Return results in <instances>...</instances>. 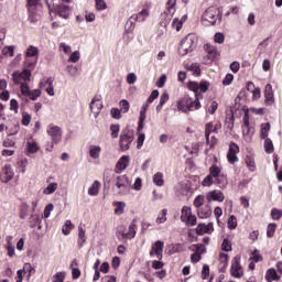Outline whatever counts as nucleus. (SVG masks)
<instances>
[{"label":"nucleus","instance_id":"24","mask_svg":"<svg viewBox=\"0 0 282 282\" xmlns=\"http://www.w3.org/2000/svg\"><path fill=\"white\" fill-rule=\"evenodd\" d=\"M197 235H207L208 232H213V223L209 224H199L196 228Z\"/></svg>","mask_w":282,"mask_h":282},{"label":"nucleus","instance_id":"54","mask_svg":"<svg viewBox=\"0 0 282 282\" xmlns=\"http://www.w3.org/2000/svg\"><path fill=\"white\" fill-rule=\"evenodd\" d=\"M282 217V210L279 209V208H273L271 210V218L274 220V221H279V219H281Z\"/></svg>","mask_w":282,"mask_h":282},{"label":"nucleus","instance_id":"53","mask_svg":"<svg viewBox=\"0 0 282 282\" xmlns=\"http://www.w3.org/2000/svg\"><path fill=\"white\" fill-rule=\"evenodd\" d=\"M26 147L29 153H36L39 151V144L34 141H28Z\"/></svg>","mask_w":282,"mask_h":282},{"label":"nucleus","instance_id":"26","mask_svg":"<svg viewBox=\"0 0 282 282\" xmlns=\"http://www.w3.org/2000/svg\"><path fill=\"white\" fill-rule=\"evenodd\" d=\"M48 85V87L46 88V94H48V96H54V85L52 84V78H47L45 82H41L40 83V87L41 89H43V87H46Z\"/></svg>","mask_w":282,"mask_h":282},{"label":"nucleus","instance_id":"44","mask_svg":"<svg viewBox=\"0 0 282 282\" xmlns=\"http://www.w3.org/2000/svg\"><path fill=\"white\" fill-rule=\"evenodd\" d=\"M246 164H247L249 171H251V173H253V171H257V163L254 162V158L247 156Z\"/></svg>","mask_w":282,"mask_h":282},{"label":"nucleus","instance_id":"28","mask_svg":"<svg viewBox=\"0 0 282 282\" xmlns=\"http://www.w3.org/2000/svg\"><path fill=\"white\" fill-rule=\"evenodd\" d=\"M112 206L115 207V215H123L124 208H127V203L115 202V203H112Z\"/></svg>","mask_w":282,"mask_h":282},{"label":"nucleus","instance_id":"57","mask_svg":"<svg viewBox=\"0 0 282 282\" xmlns=\"http://www.w3.org/2000/svg\"><path fill=\"white\" fill-rule=\"evenodd\" d=\"M65 281V273L57 272L52 276V282H64Z\"/></svg>","mask_w":282,"mask_h":282},{"label":"nucleus","instance_id":"8","mask_svg":"<svg viewBox=\"0 0 282 282\" xmlns=\"http://www.w3.org/2000/svg\"><path fill=\"white\" fill-rule=\"evenodd\" d=\"M176 3H177V0H169L167 1V9L162 14V18L164 20L161 22V25H163V28H166V25H169V23H171V20L173 19V14H175V4Z\"/></svg>","mask_w":282,"mask_h":282},{"label":"nucleus","instance_id":"46","mask_svg":"<svg viewBox=\"0 0 282 282\" xmlns=\"http://www.w3.org/2000/svg\"><path fill=\"white\" fill-rule=\"evenodd\" d=\"M34 56H39V48L35 46H29L26 50V58H34Z\"/></svg>","mask_w":282,"mask_h":282},{"label":"nucleus","instance_id":"40","mask_svg":"<svg viewBox=\"0 0 282 282\" xmlns=\"http://www.w3.org/2000/svg\"><path fill=\"white\" fill-rule=\"evenodd\" d=\"M67 74L72 76V78H76V76H80V72L78 70L77 66L68 65L66 67Z\"/></svg>","mask_w":282,"mask_h":282},{"label":"nucleus","instance_id":"51","mask_svg":"<svg viewBox=\"0 0 282 282\" xmlns=\"http://www.w3.org/2000/svg\"><path fill=\"white\" fill-rule=\"evenodd\" d=\"M206 197H204V195H198L195 197L194 199V206L195 208H202V206H204V202H205Z\"/></svg>","mask_w":282,"mask_h":282},{"label":"nucleus","instance_id":"41","mask_svg":"<svg viewBox=\"0 0 282 282\" xmlns=\"http://www.w3.org/2000/svg\"><path fill=\"white\" fill-rule=\"evenodd\" d=\"M186 69H188V72H192L195 76H199V74L202 72L199 69V64H197V63L187 64Z\"/></svg>","mask_w":282,"mask_h":282},{"label":"nucleus","instance_id":"13","mask_svg":"<svg viewBox=\"0 0 282 282\" xmlns=\"http://www.w3.org/2000/svg\"><path fill=\"white\" fill-rule=\"evenodd\" d=\"M102 109V97L100 95H96L90 102V111L95 116V118H98L100 116V111Z\"/></svg>","mask_w":282,"mask_h":282},{"label":"nucleus","instance_id":"20","mask_svg":"<svg viewBox=\"0 0 282 282\" xmlns=\"http://www.w3.org/2000/svg\"><path fill=\"white\" fill-rule=\"evenodd\" d=\"M197 215L199 219H208L213 215V208L209 205H206L205 207H200L197 210Z\"/></svg>","mask_w":282,"mask_h":282},{"label":"nucleus","instance_id":"11","mask_svg":"<svg viewBox=\"0 0 282 282\" xmlns=\"http://www.w3.org/2000/svg\"><path fill=\"white\" fill-rule=\"evenodd\" d=\"M131 142H133V132L129 131V129L122 130L119 141L121 150L129 151Z\"/></svg>","mask_w":282,"mask_h":282},{"label":"nucleus","instance_id":"21","mask_svg":"<svg viewBox=\"0 0 282 282\" xmlns=\"http://www.w3.org/2000/svg\"><path fill=\"white\" fill-rule=\"evenodd\" d=\"M264 98H265V102H268L269 105H273L274 90L272 89V86L270 84H267L264 88Z\"/></svg>","mask_w":282,"mask_h":282},{"label":"nucleus","instance_id":"34","mask_svg":"<svg viewBox=\"0 0 282 282\" xmlns=\"http://www.w3.org/2000/svg\"><path fill=\"white\" fill-rule=\"evenodd\" d=\"M265 280L268 282L279 281V274H276V270L269 269L265 273Z\"/></svg>","mask_w":282,"mask_h":282},{"label":"nucleus","instance_id":"12","mask_svg":"<svg viewBox=\"0 0 282 282\" xmlns=\"http://www.w3.org/2000/svg\"><path fill=\"white\" fill-rule=\"evenodd\" d=\"M150 257H155L159 261H162V258L164 257V242L162 240H158L152 245Z\"/></svg>","mask_w":282,"mask_h":282},{"label":"nucleus","instance_id":"35","mask_svg":"<svg viewBox=\"0 0 282 282\" xmlns=\"http://www.w3.org/2000/svg\"><path fill=\"white\" fill-rule=\"evenodd\" d=\"M152 180L155 186H164V174H162V172L154 174Z\"/></svg>","mask_w":282,"mask_h":282},{"label":"nucleus","instance_id":"5","mask_svg":"<svg viewBox=\"0 0 282 282\" xmlns=\"http://www.w3.org/2000/svg\"><path fill=\"white\" fill-rule=\"evenodd\" d=\"M32 76V72L30 69H24L23 72H14L12 74V80L15 85H20V89H22L23 85H28L30 83V78Z\"/></svg>","mask_w":282,"mask_h":282},{"label":"nucleus","instance_id":"59","mask_svg":"<svg viewBox=\"0 0 282 282\" xmlns=\"http://www.w3.org/2000/svg\"><path fill=\"white\" fill-rule=\"evenodd\" d=\"M3 56H14V46H6L2 48Z\"/></svg>","mask_w":282,"mask_h":282},{"label":"nucleus","instance_id":"29","mask_svg":"<svg viewBox=\"0 0 282 282\" xmlns=\"http://www.w3.org/2000/svg\"><path fill=\"white\" fill-rule=\"evenodd\" d=\"M148 17H149V10L143 9L138 14L132 15L131 19H133L134 21H140L142 23L143 21H147Z\"/></svg>","mask_w":282,"mask_h":282},{"label":"nucleus","instance_id":"22","mask_svg":"<svg viewBox=\"0 0 282 282\" xmlns=\"http://www.w3.org/2000/svg\"><path fill=\"white\" fill-rule=\"evenodd\" d=\"M205 51L207 52V56L209 61H215V58L219 56V51H217V48L210 44L205 45Z\"/></svg>","mask_w":282,"mask_h":282},{"label":"nucleus","instance_id":"38","mask_svg":"<svg viewBox=\"0 0 282 282\" xmlns=\"http://www.w3.org/2000/svg\"><path fill=\"white\" fill-rule=\"evenodd\" d=\"M169 102V93H163L160 97V102L156 106V111H162V107Z\"/></svg>","mask_w":282,"mask_h":282},{"label":"nucleus","instance_id":"27","mask_svg":"<svg viewBox=\"0 0 282 282\" xmlns=\"http://www.w3.org/2000/svg\"><path fill=\"white\" fill-rule=\"evenodd\" d=\"M242 133L246 142H252V135H254V128L242 127Z\"/></svg>","mask_w":282,"mask_h":282},{"label":"nucleus","instance_id":"16","mask_svg":"<svg viewBox=\"0 0 282 282\" xmlns=\"http://www.w3.org/2000/svg\"><path fill=\"white\" fill-rule=\"evenodd\" d=\"M237 153H239V145L231 142L229 144V150L227 153V160L230 164H235V162H237V160H238Z\"/></svg>","mask_w":282,"mask_h":282},{"label":"nucleus","instance_id":"43","mask_svg":"<svg viewBox=\"0 0 282 282\" xmlns=\"http://www.w3.org/2000/svg\"><path fill=\"white\" fill-rule=\"evenodd\" d=\"M144 120H147V110H142L141 108L138 131H142V129H144Z\"/></svg>","mask_w":282,"mask_h":282},{"label":"nucleus","instance_id":"17","mask_svg":"<svg viewBox=\"0 0 282 282\" xmlns=\"http://www.w3.org/2000/svg\"><path fill=\"white\" fill-rule=\"evenodd\" d=\"M2 178L1 182L3 184H8V182H10L13 177H14V170L12 169V165L10 164H6L2 167Z\"/></svg>","mask_w":282,"mask_h":282},{"label":"nucleus","instance_id":"39","mask_svg":"<svg viewBox=\"0 0 282 282\" xmlns=\"http://www.w3.org/2000/svg\"><path fill=\"white\" fill-rule=\"evenodd\" d=\"M39 19H41V14L36 9L29 10V20L31 21V23H36Z\"/></svg>","mask_w":282,"mask_h":282},{"label":"nucleus","instance_id":"3","mask_svg":"<svg viewBox=\"0 0 282 282\" xmlns=\"http://www.w3.org/2000/svg\"><path fill=\"white\" fill-rule=\"evenodd\" d=\"M195 45H197V37L195 34H187L178 46L180 56H186V54H191L193 50H195Z\"/></svg>","mask_w":282,"mask_h":282},{"label":"nucleus","instance_id":"4","mask_svg":"<svg viewBox=\"0 0 282 282\" xmlns=\"http://www.w3.org/2000/svg\"><path fill=\"white\" fill-rule=\"evenodd\" d=\"M217 14H219L217 8L209 7L203 14L202 24L205 26L215 25L217 23Z\"/></svg>","mask_w":282,"mask_h":282},{"label":"nucleus","instance_id":"33","mask_svg":"<svg viewBox=\"0 0 282 282\" xmlns=\"http://www.w3.org/2000/svg\"><path fill=\"white\" fill-rule=\"evenodd\" d=\"M58 188V183H50L44 189V195H54Z\"/></svg>","mask_w":282,"mask_h":282},{"label":"nucleus","instance_id":"42","mask_svg":"<svg viewBox=\"0 0 282 282\" xmlns=\"http://www.w3.org/2000/svg\"><path fill=\"white\" fill-rule=\"evenodd\" d=\"M177 188L182 195H187V193L191 191V184L187 182H182L177 185Z\"/></svg>","mask_w":282,"mask_h":282},{"label":"nucleus","instance_id":"36","mask_svg":"<svg viewBox=\"0 0 282 282\" xmlns=\"http://www.w3.org/2000/svg\"><path fill=\"white\" fill-rule=\"evenodd\" d=\"M215 131H217V128L215 126H213L212 122L206 124L205 138H206L207 142H210V133H215Z\"/></svg>","mask_w":282,"mask_h":282},{"label":"nucleus","instance_id":"60","mask_svg":"<svg viewBox=\"0 0 282 282\" xmlns=\"http://www.w3.org/2000/svg\"><path fill=\"white\" fill-rule=\"evenodd\" d=\"M232 80H235V75L234 74H227L226 77L223 80V85H225V87H228V85L232 84Z\"/></svg>","mask_w":282,"mask_h":282},{"label":"nucleus","instance_id":"47","mask_svg":"<svg viewBox=\"0 0 282 282\" xmlns=\"http://www.w3.org/2000/svg\"><path fill=\"white\" fill-rule=\"evenodd\" d=\"M193 214L191 213V208L189 207H183L182 212H181V221H186V219L189 218V216H192Z\"/></svg>","mask_w":282,"mask_h":282},{"label":"nucleus","instance_id":"50","mask_svg":"<svg viewBox=\"0 0 282 282\" xmlns=\"http://www.w3.org/2000/svg\"><path fill=\"white\" fill-rule=\"evenodd\" d=\"M80 61V51H74L68 58V63H78Z\"/></svg>","mask_w":282,"mask_h":282},{"label":"nucleus","instance_id":"10","mask_svg":"<svg viewBox=\"0 0 282 282\" xmlns=\"http://www.w3.org/2000/svg\"><path fill=\"white\" fill-rule=\"evenodd\" d=\"M47 135H50L53 144H58L63 140V129L58 126L50 124L46 130Z\"/></svg>","mask_w":282,"mask_h":282},{"label":"nucleus","instance_id":"49","mask_svg":"<svg viewBox=\"0 0 282 282\" xmlns=\"http://www.w3.org/2000/svg\"><path fill=\"white\" fill-rule=\"evenodd\" d=\"M274 232H276V224H269L267 228V237L272 239V237H274Z\"/></svg>","mask_w":282,"mask_h":282},{"label":"nucleus","instance_id":"62","mask_svg":"<svg viewBox=\"0 0 282 282\" xmlns=\"http://www.w3.org/2000/svg\"><path fill=\"white\" fill-rule=\"evenodd\" d=\"M111 138H118V133H120V124H112L110 127Z\"/></svg>","mask_w":282,"mask_h":282},{"label":"nucleus","instance_id":"1","mask_svg":"<svg viewBox=\"0 0 282 282\" xmlns=\"http://www.w3.org/2000/svg\"><path fill=\"white\" fill-rule=\"evenodd\" d=\"M210 87L208 82H189L188 89L195 93V99L191 98V96L185 95L181 99L176 101V107L178 111L183 113H188L189 111H197V109H202V102L199 100L204 99V95L207 89Z\"/></svg>","mask_w":282,"mask_h":282},{"label":"nucleus","instance_id":"14","mask_svg":"<svg viewBox=\"0 0 282 282\" xmlns=\"http://www.w3.org/2000/svg\"><path fill=\"white\" fill-rule=\"evenodd\" d=\"M53 11L50 12L51 17H52ZM55 14H58V17H61L62 19H69V14H72V8H69V6L67 4H59L56 7Z\"/></svg>","mask_w":282,"mask_h":282},{"label":"nucleus","instance_id":"48","mask_svg":"<svg viewBox=\"0 0 282 282\" xmlns=\"http://www.w3.org/2000/svg\"><path fill=\"white\" fill-rule=\"evenodd\" d=\"M268 133H270V123H262L261 124V138L262 140L268 139Z\"/></svg>","mask_w":282,"mask_h":282},{"label":"nucleus","instance_id":"7","mask_svg":"<svg viewBox=\"0 0 282 282\" xmlns=\"http://www.w3.org/2000/svg\"><path fill=\"white\" fill-rule=\"evenodd\" d=\"M117 232L121 239H133L135 237V219L130 223L128 230L127 227L119 226Z\"/></svg>","mask_w":282,"mask_h":282},{"label":"nucleus","instance_id":"61","mask_svg":"<svg viewBox=\"0 0 282 282\" xmlns=\"http://www.w3.org/2000/svg\"><path fill=\"white\" fill-rule=\"evenodd\" d=\"M120 107H121V111L122 113H128L129 112V101L127 99H123L119 102Z\"/></svg>","mask_w":282,"mask_h":282},{"label":"nucleus","instance_id":"19","mask_svg":"<svg viewBox=\"0 0 282 282\" xmlns=\"http://www.w3.org/2000/svg\"><path fill=\"white\" fill-rule=\"evenodd\" d=\"M130 162H131V160L129 159V155L121 156L116 165L117 173H122V171H126V169L129 166Z\"/></svg>","mask_w":282,"mask_h":282},{"label":"nucleus","instance_id":"58","mask_svg":"<svg viewBox=\"0 0 282 282\" xmlns=\"http://www.w3.org/2000/svg\"><path fill=\"white\" fill-rule=\"evenodd\" d=\"M227 226L229 230H235V228H237V217L230 216L228 219Z\"/></svg>","mask_w":282,"mask_h":282},{"label":"nucleus","instance_id":"56","mask_svg":"<svg viewBox=\"0 0 282 282\" xmlns=\"http://www.w3.org/2000/svg\"><path fill=\"white\" fill-rule=\"evenodd\" d=\"M59 50L62 52H64V54H66V56H69V54H72V47L69 46V44L62 42L59 44Z\"/></svg>","mask_w":282,"mask_h":282},{"label":"nucleus","instance_id":"30","mask_svg":"<svg viewBox=\"0 0 282 282\" xmlns=\"http://www.w3.org/2000/svg\"><path fill=\"white\" fill-rule=\"evenodd\" d=\"M85 241H87V236H85V229H83V226H79L77 240L79 248H83V246H85Z\"/></svg>","mask_w":282,"mask_h":282},{"label":"nucleus","instance_id":"9","mask_svg":"<svg viewBox=\"0 0 282 282\" xmlns=\"http://www.w3.org/2000/svg\"><path fill=\"white\" fill-rule=\"evenodd\" d=\"M129 177L127 175L117 176L115 186L118 188L119 195H128L129 194Z\"/></svg>","mask_w":282,"mask_h":282},{"label":"nucleus","instance_id":"18","mask_svg":"<svg viewBox=\"0 0 282 282\" xmlns=\"http://www.w3.org/2000/svg\"><path fill=\"white\" fill-rule=\"evenodd\" d=\"M206 199L207 202H224V199H226V196L224 195V193H221V191L214 189L206 194Z\"/></svg>","mask_w":282,"mask_h":282},{"label":"nucleus","instance_id":"45","mask_svg":"<svg viewBox=\"0 0 282 282\" xmlns=\"http://www.w3.org/2000/svg\"><path fill=\"white\" fill-rule=\"evenodd\" d=\"M264 151L265 153H274V144L272 143L271 139L264 140Z\"/></svg>","mask_w":282,"mask_h":282},{"label":"nucleus","instance_id":"23","mask_svg":"<svg viewBox=\"0 0 282 282\" xmlns=\"http://www.w3.org/2000/svg\"><path fill=\"white\" fill-rule=\"evenodd\" d=\"M88 151L93 160H100V153L102 152L100 145H89Z\"/></svg>","mask_w":282,"mask_h":282},{"label":"nucleus","instance_id":"37","mask_svg":"<svg viewBox=\"0 0 282 282\" xmlns=\"http://www.w3.org/2000/svg\"><path fill=\"white\" fill-rule=\"evenodd\" d=\"M189 250L192 251V252H196V254H204V252H206V246H204V245H192L191 247H189Z\"/></svg>","mask_w":282,"mask_h":282},{"label":"nucleus","instance_id":"2","mask_svg":"<svg viewBox=\"0 0 282 282\" xmlns=\"http://www.w3.org/2000/svg\"><path fill=\"white\" fill-rule=\"evenodd\" d=\"M213 184H226V175L221 174V169L217 164L209 167V174L202 181V186H213Z\"/></svg>","mask_w":282,"mask_h":282},{"label":"nucleus","instance_id":"15","mask_svg":"<svg viewBox=\"0 0 282 282\" xmlns=\"http://www.w3.org/2000/svg\"><path fill=\"white\" fill-rule=\"evenodd\" d=\"M22 96H29L30 100H37L41 96V89H34L30 91V86L22 84Z\"/></svg>","mask_w":282,"mask_h":282},{"label":"nucleus","instance_id":"63","mask_svg":"<svg viewBox=\"0 0 282 282\" xmlns=\"http://www.w3.org/2000/svg\"><path fill=\"white\" fill-rule=\"evenodd\" d=\"M182 21L180 19L175 18L172 22V28L176 30V32H180L182 30Z\"/></svg>","mask_w":282,"mask_h":282},{"label":"nucleus","instance_id":"64","mask_svg":"<svg viewBox=\"0 0 282 282\" xmlns=\"http://www.w3.org/2000/svg\"><path fill=\"white\" fill-rule=\"evenodd\" d=\"M96 9L99 11L107 10V2L105 0H96Z\"/></svg>","mask_w":282,"mask_h":282},{"label":"nucleus","instance_id":"31","mask_svg":"<svg viewBox=\"0 0 282 282\" xmlns=\"http://www.w3.org/2000/svg\"><path fill=\"white\" fill-rule=\"evenodd\" d=\"M41 225V216L39 214H33L29 218L30 228H36V226Z\"/></svg>","mask_w":282,"mask_h":282},{"label":"nucleus","instance_id":"32","mask_svg":"<svg viewBox=\"0 0 282 282\" xmlns=\"http://www.w3.org/2000/svg\"><path fill=\"white\" fill-rule=\"evenodd\" d=\"M72 230H74V224H72V220H65L64 225L62 226V232L67 237Z\"/></svg>","mask_w":282,"mask_h":282},{"label":"nucleus","instance_id":"52","mask_svg":"<svg viewBox=\"0 0 282 282\" xmlns=\"http://www.w3.org/2000/svg\"><path fill=\"white\" fill-rule=\"evenodd\" d=\"M166 215H167V210L162 209L155 219V224H164V221H166Z\"/></svg>","mask_w":282,"mask_h":282},{"label":"nucleus","instance_id":"6","mask_svg":"<svg viewBox=\"0 0 282 282\" xmlns=\"http://www.w3.org/2000/svg\"><path fill=\"white\" fill-rule=\"evenodd\" d=\"M230 274L234 279H241L243 276V267H241V257L236 256L231 260Z\"/></svg>","mask_w":282,"mask_h":282},{"label":"nucleus","instance_id":"55","mask_svg":"<svg viewBox=\"0 0 282 282\" xmlns=\"http://www.w3.org/2000/svg\"><path fill=\"white\" fill-rule=\"evenodd\" d=\"M221 250L225 252H232V243L228 239H224Z\"/></svg>","mask_w":282,"mask_h":282},{"label":"nucleus","instance_id":"25","mask_svg":"<svg viewBox=\"0 0 282 282\" xmlns=\"http://www.w3.org/2000/svg\"><path fill=\"white\" fill-rule=\"evenodd\" d=\"M99 193H100V182L94 181L91 186L88 188V195H90V197H96L98 196Z\"/></svg>","mask_w":282,"mask_h":282}]
</instances>
